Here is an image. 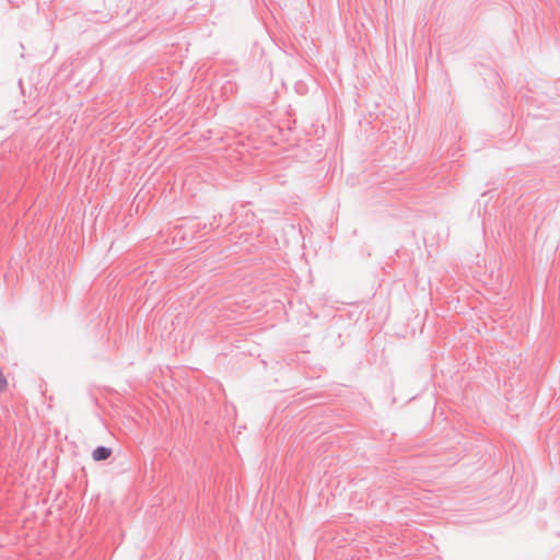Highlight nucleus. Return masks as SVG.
<instances>
[{
    "mask_svg": "<svg viewBox=\"0 0 560 560\" xmlns=\"http://www.w3.org/2000/svg\"><path fill=\"white\" fill-rule=\"evenodd\" d=\"M112 455V450L105 446H100L92 453V458L95 462L105 460Z\"/></svg>",
    "mask_w": 560,
    "mask_h": 560,
    "instance_id": "f257e3e1",
    "label": "nucleus"
},
{
    "mask_svg": "<svg viewBox=\"0 0 560 560\" xmlns=\"http://www.w3.org/2000/svg\"><path fill=\"white\" fill-rule=\"evenodd\" d=\"M8 386H9V382L5 377V375L3 374V372L0 370V395L3 394L8 389Z\"/></svg>",
    "mask_w": 560,
    "mask_h": 560,
    "instance_id": "f03ea898",
    "label": "nucleus"
}]
</instances>
